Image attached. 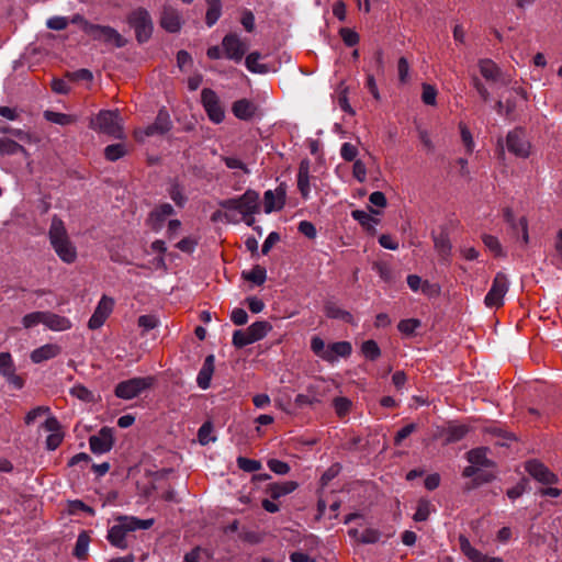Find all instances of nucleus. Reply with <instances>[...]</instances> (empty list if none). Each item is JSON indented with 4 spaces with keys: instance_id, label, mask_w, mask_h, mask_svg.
I'll list each match as a JSON object with an SVG mask.
<instances>
[{
    "instance_id": "f257e3e1",
    "label": "nucleus",
    "mask_w": 562,
    "mask_h": 562,
    "mask_svg": "<svg viewBox=\"0 0 562 562\" xmlns=\"http://www.w3.org/2000/svg\"><path fill=\"white\" fill-rule=\"evenodd\" d=\"M140 529V519L133 516H117L108 530L106 539L119 549H125L131 539H135V532Z\"/></svg>"
},
{
    "instance_id": "f03ea898",
    "label": "nucleus",
    "mask_w": 562,
    "mask_h": 562,
    "mask_svg": "<svg viewBox=\"0 0 562 562\" xmlns=\"http://www.w3.org/2000/svg\"><path fill=\"white\" fill-rule=\"evenodd\" d=\"M48 235L50 244L58 257L64 262H74L77 258L76 247L70 241L64 222L59 217L54 216L52 218Z\"/></svg>"
},
{
    "instance_id": "7ed1b4c3",
    "label": "nucleus",
    "mask_w": 562,
    "mask_h": 562,
    "mask_svg": "<svg viewBox=\"0 0 562 562\" xmlns=\"http://www.w3.org/2000/svg\"><path fill=\"white\" fill-rule=\"evenodd\" d=\"M220 206L226 211H237L243 215L245 223L251 226L255 222L254 214L259 212V194L254 190H247L239 198L221 201Z\"/></svg>"
},
{
    "instance_id": "20e7f679",
    "label": "nucleus",
    "mask_w": 562,
    "mask_h": 562,
    "mask_svg": "<svg viewBox=\"0 0 562 562\" xmlns=\"http://www.w3.org/2000/svg\"><path fill=\"white\" fill-rule=\"evenodd\" d=\"M90 128L114 138L123 137L121 117L116 111L102 110L90 120Z\"/></svg>"
},
{
    "instance_id": "39448f33",
    "label": "nucleus",
    "mask_w": 562,
    "mask_h": 562,
    "mask_svg": "<svg viewBox=\"0 0 562 562\" xmlns=\"http://www.w3.org/2000/svg\"><path fill=\"white\" fill-rule=\"evenodd\" d=\"M271 330L272 326L269 322L257 321L244 330H235L232 342L236 348H243L263 339Z\"/></svg>"
},
{
    "instance_id": "423d86ee",
    "label": "nucleus",
    "mask_w": 562,
    "mask_h": 562,
    "mask_svg": "<svg viewBox=\"0 0 562 562\" xmlns=\"http://www.w3.org/2000/svg\"><path fill=\"white\" fill-rule=\"evenodd\" d=\"M201 103L212 123L220 124L224 121L225 110L221 103L220 97L214 90L204 88L201 91Z\"/></svg>"
},
{
    "instance_id": "0eeeda50",
    "label": "nucleus",
    "mask_w": 562,
    "mask_h": 562,
    "mask_svg": "<svg viewBox=\"0 0 562 562\" xmlns=\"http://www.w3.org/2000/svg\"><path fill=\"white\" fill-rule=\"evenodd\" d=\"M509 282L507 277L498 272L496 273L492 286L485 295L484 303L490 308H498L504 304V297L508 291Z\"/></svg>"
},
{
    "instance_id": "6e6552de",
    "label": "nucleus",
    "mask_w": 562,
    "mask_h": 562,
    "mask_svg": "<svg viewBox=\"0 0 562 562\" xmlns=\"http://www.w3.org/2000/svg\"><path fill=\"white\" fill-rule=\"evenodd\" d=\"M83 31L93 40L111 43L117 47H122L124 45V40L121 34L110 26L85 22Z\"/></svg>"
},
{
    "instance_id": "1a4fd4ad",
    "label": "nucleus",
    "mask_w": 562,
    "mask_h": 562,
    "mask_svg": "<svg viewBox=\"0 0 562 562\" xmlns=\"http://www.w3.org/2000/svg\"><path fill=\"white\" fill-rule=\"evenodd\" d=\"M507 149L517 157L526 158L530 154V144L522 130H514L506 137Z\"/></svg>"
},
{
    "instance_id": "9d476101",
    "label": "nucleus",
    "mask_w": 562,
    "mask_h": 562,
    "mask_svg": "<svg viewBox=\"0 0 562 562\" xmlns=\"http://www.w3.org/2000/svg\"><path fill=\"white\" fill-rule=\"evenodd\" d=\"M113 307L114 300L112 297L103 295L88 322V327L92 330L102 327L108 317L111 315Z\"/></svg>"
},
{
    "instance_id": "9b49d317",
    "label": "nucleus",
    "mask_w": 562,
    "mask_h": 562,
    "mask_svg": "<svg viewBox=\"0 0 562 562\" xmlns=\"http://www.w3.org/2000/svg\"><path fill=\"white\" fill-rule=\"evenodd\" d=\"M225 57L236 63L240 61L247 50V45L236 34H227L222 41Z\"/></svg>"
},
{
    "instance_id": "f8f14e48",
    "label": "nucleus",
    "mask_w": 562,
    "mask_h": 562,
    "mask_svg": "<svg viewBox=\"0 0 562 562\" xmlns=\"http://www.w3.org/2000/svg\"><path fill=\"white\" fill-rule=\"evenodd\" d=\"M0 374L14 389L20 390L23 387L24 381L15 373V366L9 352H0Z\"/></svg>"
},
{
    "instance_id": "ddd939ff",
    "label": "nucleus",
    "mask_w": 562,
    "mask_h": 562,
    "mask_svg": "<svg viewBox=\"0 0 562 562\" xmlns=\"http://www.w3.org/2000/svg\"><path fill=\"white\" fill-rule=\"evenodd\" d=\"M525 469L530 476L542 484L551 485L558 482L557 475L538 460L526 462Z\"/></svg>"
},
{
    "instance_id": "4468645a",
    "label": "nucleus",
    "mask_w": 562,
    "mask_h": 562,
    "mask_svg": "<svg viewBox=\"0 0 562 562\" xmlns=\"http://www.w3.org/2000/svg\"><path fill=\"white\" fill-rule=\"evenodd\" d=\"M89 445L93 453H105L110 451L113 446L112 429L103 427L98 435L90 437Z\"/></svg>"
},
{
    "instance_id": "2eb2a0df",
    "label": "nucleus",
    "mask_w": 562,
    "mask_h": 562,
    "mask_svg": "<svg viewBox=\"0 0 562 562\" xmlns=\"http://www.w3.org/2000/svg\"><path fill=\"white\" fill-rule=\"evenodd\" d=\"M460 549L462 553L471 561V562H504L502 558L498 557H488L470 543L468 538L461 536L459 538Z\"/></svg>"
},
{
    "instance_id": "dca6fc26",
    "label": "nucleus",
    "mask_w": 562,
    "mask_h": 562,
    "mask_svg": "<svg viewBox=\"0 0 562 562\" xmlns=\"http://www.w3.org/2000/svg\"><path fill=\"white\" fill-rule=\"evenodd\" d=\"M160 25L169 33H177L182 26L180 13L170 7H166L160 16Z\"/></svg>"
},
{
    "instance_id": "f3484780",
    "label": "nucleus",
    "mask_w": 562,
    "mask_h": 562,
    "mask_svg": "<svg viewBox=\"0 0 562 562\" xmlns=\"http://www.w3.org/2000/svg\"><path fill=\"white\" fill-rule=\"evenodd\" d=\"M258 106L248 99H239L232 104L233 114L241 121H250L257 114Z\"/></svg>"
},
{
    "instance_id": "a211bd4d",
    "label": "nucleus",
    "mask_w": 562,
    "mask_h": 562,
    "mask_svg": "<svg viewBox=\"0 0 562 562\" xmlns=\"http://www.w3.org/2000/svg\"><path fill=\"white\" fill-rule=\"evenodd\" d=\"M172 213L173 207L170 204H161L149 214L147 218V225L153 231H159L164 226L167 218L172 215Z\"/></svg>"
},
{
    "instance_id": "6ab92c4d",
    "label": "nucleus",
    "mask_w": 562,
    "mask_h": 562,
    "mask_svg": "<svg viewBox=\"0 0 562 562\" xmlns=\"http://www.w3.org/2000/svg\"><path fill=\"white\" fill-rule=\"evenodd\" d=\"M285 204V191L278 188L274 191L268 190L263 195V206L266 213L280 211Z\"/></svg>"
},
{
    "instance_id": "aec40b11",
    "label": "nucleus",
    "mask_w": 562,
    "mask_h": 562,
    "mask_svg": "<svg viewBox=\"0 0 562 562\" xmlns=\"http://www.w3.org/2000/svg\"><path fill=\"white\" fill-rule=\"evenodd\" d=\"M61 351V348L56 344H46L40 348H36L31 353V360L34 363H41L43 361L57 357Z\"/></svg>"
},
{
    "instance_id": "412c9836",
    "label": "nucleus",
    "mask_w": 562,
    "mask_h": 562,
    "mask_svg": "<svg viewBox=\"0 0 562 562\" xmlns=\"http://www.w3.org/2000/svg\"><path fill=\"white\" fill-rule=\"evenodd\" d=\"M297 189L304 200L310 198L311 184H310V162L301 161L297 171Z\"/></svg>"
},
{
    "instance_id": "4be33fe9",
    "label": "nucleus",
    "mask_w": 562,
    "mask_h": 562,
    "mask_svg": "<svg viewBox=\"0 0 562 562\" xmlns=\"http://www.w3.org/2000/svg\"><path fill=\"white\" fill-rule=\"evenodd\" d=\"M44 325L50 330L64 331L71 328L70 319L65 316L52 312H44Z\"/></svg>"
},
{
    "instance_id": "5701e85b",
    "label": "nucleus",
    "mask_w": 562,
    "mask_h": 562,
    "mask_svg": "<svg viewBox=\"0 0 562 562\" xmlns=\"http://www.w3.org/2000/svg\"><path fill=\"white\" fill-rule=\"evenodd\" d=\"M167 474L168 473L166 471H161L147 476L153 483V490L161 488L164 491L161 497L166 501H173V492L170 491V485L167 481Z\"/></svg>"
},
{
    "instance_id": "b1692460",
    "label": "nucleus",
    "mask_w": 562,
    "mask_h": 562,
    "mask_svg": "<svg viewBox=\"0 0 562 562\" xmlns=\"http://www.w3.org/2000/svg\"><path fill=\"white\" fill-rule=\"evenodd\" d=\"M140 392V380L132 379L121 382L115 389V394L124 400H130Z\"/></svg>"
},
{
    "instance_id": "393cba45",
    "label": "nucleus",
    "mask_w": 562,
    "mask_h": 562,
    "mask_svg": "<svg viewBox=\"0 0 562 562\" xmlns=\"http://www.w3.org/2000/svg\"><path fill=\"white\" fill-rule=\"evenodd\" d=\"M297 483L294 481H285L281 483H271L267 486V493L273 499L289 495L297 488Z\"/></svg>"
},
{
    "instance_id": "a878e982",
    "label": "nucleus",
    "mask_w": 562,
    "mask_h": 562,
    "mask_svg": "<svg viewBox=\"0 0 562 562\" xmlns=\"http://www.w3.org/2000/svg\"><path fill=\"white\" fill-rule=\"evenodd\" d=\"M467 460L479 468H492L493 461L487 458V448H475L467 453Z\"/></svg>"
},
{
    "instance_id": "bb28decb",
    "label": "nucleus",
    "mask_w": 562,
    "mask_h": 562,
    "mask_svg": "<svg viewBox=\"0 0 562 562\" xmlns=\"http://www.w3.org/2000/svg\"><path fill=\"white\" fill-rule=\"evenodd\" d=\"M214 371V356L210 355L205 358L202 369L200 370L196 382L198 385L206 390L210 386L211 378Z\"/></svg>"
},
{
    "instance_id": "cd10ccee",
    "label": "nucleus",
    "mask_w": 562,
    "mask_h": 562,
    "mask_svg": "<svg viewBox=\"0 0 562 562\" xmlns=\"http://www.w3.org/2000/svg\"><path fill=\"white\" fill-rule=\"evenodd\" d=\"M328 352L331 359H326L327 362H335L338 358H348L352 352V346L349 341H338L328 345Z\"/></svg>"
},
{
    "instance_id": "c85d7f7f",
    "label": "nucleus",
    "mask_w": 562,
    "mask_h": 562,
    "mask_svg": "<svg viewBox=\"0 0 562 562\" xmlns=\"http://www.w3.org/2000/svg\"><path fill=\"white\" fill-rule=\"evenodd\" d=\"M469 427L465 424L459 423H450L445 429V442L451 443L457 442L464 438V436L469 432Z\"/></svg>"
},
{
    "instance_id": "c756f323",
    "label": "nucleus",
    "mask_w": 562,
    "mask_h": 562,
    "mask_svg": "<svg viewBox=\"0 0 562 562\" xmlns=\"http://www.w3.org/2000/svg\"><path fill=\"white\" fill-rule=\"evenodd\" d=\"M171 127V121L169 114L161 110L159 111L156 122L153 126L147 127L145 131L146 135H153L155 133L164 134L168 132Z\"/></svg>"
},
{
    "instance_id": "7c9ffc66",
    "label": "nucleus",
    "mask_w": 562,
    "mask_h": 562,
    "mask_svg": "<svg viewBox=\"0 0 562 562\" xmlns=\"http://www.w3.org/2000/svg\"><path fill=\"white\" fill-rule=\"evenodd\" d=\"M207 4V10L205 14V22L209 26L214 25L221 14H222V3L221 0H205Z\"/></svg>"
},
{
    "instance_id": "2f4dec72",
    "label": "nucleus",
    "mask_w": 562,
    "mask_h": 562,
    "mask_svg": "<svg viewBox=\"0 0 562 562\" xmlns=\"http://www.w3.org/2000/svg\"><path fill=\"white\" fill-rule=\"evenodd\" d=\"M128 153V146L125 143L109 145L104 148V157L109 161H116Z\"/></svg>"
},
{
    "instance_id": "473e14b6",
    "label": "nucleus",
    "mask_w": 562,
    "mask_h": 562,
    "mask_svg": "<svg viewBox=\"0 0 562 562\" xmlns=\"http://www.w3.org/2000/svg\"><path fill=\"white\" fill-rule=\"evenodd\" d=\"M27 155L26 149L10 138H0V155H15V154Z\"/></svg>"
},
{
    "instance_id": "72a5a7b5",
    "label": "nucleus",
    "mask_w": 562,
    "mask_h": 562,
    "mask_svg": "<svg viewBox=\"0 0 562 562\" xmlns=\"http://www.w3.org/2000/svg\"><path fill=\"white\" fill-rule=\"evenodd\" d=\"M351 215L367 231H369V232L375 231V225L378 224V220L374 218L370 213L362 211V210H356V211H352Z\"/></svg>"
},
{
    "instance_id": "f704fd0d",
    "label": "nucleus",
    "mask_w": 562,
    "mask_h": 562,
    "mask_svg": "<svg viewBox=\"0 0 562 562\" xmlns=\"http://www.w3.org/2000/svg\"><path fill=\"white\" fill-rule=\"evenodd\" d=\"M479 68L481 75L487 80H496L499 75V69L492 59L480 60Z\"/></svg>"
},
{
    "instance_id": "c9c22d12",
    "label": "nucleus",
    "mask_w": 562,
    "mask_h": 562,
    "mask_svg": "<svg viewBox=\"0 0 562 562\" xmlns=\"http://www.w3.org/2000/svg\"><path fill=\"white\" fill-rule=\"evenodd\" d=\"M89 543H90V537H89L88 532L82 531L81 533H79L76 544H75L74 555L79 560L86 559L87 553H88Z\"/></svg>"
},
{
    "instance_id": "e433bc0d",
    "label": "nucleus",
    "mask_w": 562,
    "mask_h": 562,
    "mask_svg": "<svg viewBox=\"0 0 562 562\" xmlns=\"http://www.w3.org/2000/svg\"><path fill=\"white\" fill-rule=\"evenodd\" d=\"M243 277H244V279H246L257 285H261L266 281L267 271L263 267L257 265L250 271H244Z\"/></svg>"
},
{
    "instance_id": "4c0bfd02",
    "label": "nucleus",
    "mask_w": 562,
    "mask_h": 562,
    "mask_svg": "<svg viewBox=\"0 0 562 562\" xmlns=\"http://www.w3.org/2000/svg\"><path fill=\"white\" fill-rule=\"evenodd\" d=\"M505 218L508 223H510V225L516 228V229H519L521 232V235H522V243L524 244H527L528 240H529V235H528V221L526 217H520L518 220L517 223L514 222V218H513V214L509 210H507L505 212Z\"/></svg>"
},
{
    "instance_id": "58836bf2",
    "label": "nucleus",
    "mask_w": 562,
    "mask_h": 562,
    "mask_svg": "<svg viewBox=\"0 0 562 562\" xmlns=\"http://www.w3.org/2000/svg\"><path fill=\"white\" fill-rule=\"evenodd\" d=\"M44 117L52 123L58 124V125H69L72 124L76 119L72 115L54 112V111H45Z\"/></svg>"
},
{
    "instance_id": "ea45409f",
    "label": "nucleus",
    "mask_w": 562,
    "mask_h": 562,
    "mask_svg": "<svg viewBox=\"0 0 562 562\" xmlns=\"http://www.w3.org/2000/svg\"><path fill=\"white\" fill-rule=\"evenodd\" d=\"M361 353L369 360H376L381 356V350L376 341L369 339L362 342Z\"/></svg>"
},
{
    "instance_id": "a19ab883",
    "label": "nucleus",
    "mask_w": 562,
    "mask_h": 562,
    "mask_svg": "<svg viewBox=\"0 0 562 562\" xmlns=\"http://www.w3.org/2000/svg\"><path fill=\"white\" fill-rule=\"evenodd\" d=\"M311 349L312 351L317 356L319 357L321 359H323L324 361L326 359H331L329 352H328V346H325V342L322 338H319L318 336H314L312 339H311Z\"/></svg>"
},
{
    "instance_id": "79ce46f5",
    "label": "nucleus",
    "mask_w": 562,
    "mask_h": 562,
    "mask_svg": "<svg viewBox=\"0 0 562 562\" xmlns=\"http://www.w3.org/2000/svg\"><path fill=\"white\" fill-rule=\"evenodd\" d=\"M260 54L257 52L250 53L246 59L245 65L246 68L254 74H263L266 72V67L259 63Z\"/></svg>"
},
{
    "instance_id": "37998d69",
    "label": "nucleus",
    "mask_w": 562,
    "mask_h": 562,
    "mask_svg": "<svg viewBox=\"0 0 562 562\" xmlns=\"http://www.w3.org/2000/svg\"><path fill=\"white\" fill-rule=\"evenodd\" d=\"M431 513V504L427 499H419L413 519L417 522L426 521Z\"/></svg>"
},
{
    "instance_id": "c03bdc74",
    "label": "nucleus",
    "mask_w": 562,
    "mask_h": 562,
    "mask_svg": "<svg viewBox=\"0 0 562 562\" xmlns=\"http://www.w3.org/2000/svg\"><path fill=\"white\" fill-rule=\"evenodd\" d=\"M423 92H422V100L425 104L435 106L437 104V89L429 83H423L422 86Z\"/></svg>"
},
{
    "instance_id": "a18cd8bd",
    "label": "nucleus",
    "mask_w": 562,
    "mask_h": 562,
    "mask_svg": "<svg viewBox=\"0 0 562 562\" xmlns=\"http://www.w3.org/2000/svg\"><path fill=\"white\" fill-rule=\"evenodd\" d=\"M459 130L461 134V140L467 149V153L472 154L474 150V139L465 123H459Z\"/></svg>"
},
{
    "instance_id": "49530a36",
    "label": "nucleus",
    "mask_w": 562,
    "mask_h": 562,
    "mask_svg": "<svg viewBox=\"0 0 562 562\" xmlns=\"http://www.w3.org/2000/svg\"><path fill=\"white\" fill-rule=\"evenodd\" d=\"M333 406L338 417L342 418L348 415L351 408V401L347 397H336L333 401Z\"/></svg>"
},
{
    "instance_id": "de8ad7c7",
    "label": "nucleus",
    "mask_w": 562,
    "mask_h": 562,
    "mask_svg": "<svg viewBox=\"0 0 562 562\" xmlns=\"http://www.w3.org/2000/svg\"><path fill=\"white\" fill-rule=\"evenodd\" d=\"M213 432V426L211 423H204L199 431H198V438L199 442L203 446L209 445L212 441H215V437L212 436Z\"/></svg>"
},
{
    "instance_id": "09e8293b",
    "label": "nucleus",
    "mask_w": 562,
    "mask_h": 562,
    "mask_svg": "<svg viewBox=\"0 0 562 562\" xmlns=\"http://www.w3.org/2000/svg\"><path fill=\"white\" fill-rule=\"evenodd\" d=\"M237 465L240 470L245 472H256L261 469V463L258 460L248 459L245 457L237 458Z\"/></svg>"
},
{
    "instance_id": "8fccbe9b",
    "label": "nucleus",
    "mask_w": 562,
    "mask_h": 562,
    "mask_svg": "<svg viewBox=\"0 0 562 562\" xmlns=\"http://www.w3.org/2000/svg\"><path fill=\"white\" fill-rule=\"evenodd\" d=\"M420 326V321L416 318L402 319L397 328L402 334L412 335Z\"/></svg>"
},
{
    "instance_id": "3c124183",
    "label": "nucleus",
    "mask_w": 562,
    "mask_h": 562,
    "mask_svg": "<svg viewBox=\"0 0 562 562\" xmlns=\"http://www.w3.org/2000/svg\"><path fill=\"white\" fill-rule=\"evenodd\" d=\"M483 243L494 256L498 257L503 255L502 245L495 236L484 235Z\"/></svg>"
},
{
    "instance_id": "603ef678",
    "label": "nucleus",
    "mask_w": 562,
    "mask_h": 562,
    "mask_svg": "<svg viewBox=\"0 0 562 562\" xmlns=\"http://www.w3.org/2000/svg\"><path fill=\"white\" fill-rule=\"evenodd\" d=\"M70 394L83 402H92L93 401V394L91 391H89L86 386L82 384L74 385L70 389Z\"/></svg>"
},
{
    "instance_id": "864d4df0",
    "label": "nucleus",
    "mask_w": 562,
    "mask_h": 562,
    "mask_svg": "<svg viewBox=\"0 0 562 562\" xmlns=\"http://www.w3.org/2000/svg\"><path fill=\"white\" fill-rule=\"evenodd\" d=\"M44 312H33L22 318V324L25 328H31L38 324L44 325Z\"/></svg>"
},
{
    "instance_id": "5fc2aeb1",
    "label": "nucleus",
    "mask_w": 562,
    "mask_h": 562,
    "mask_svg": "<svg viewBox=\"0 0 562 562\" xmlns=\"http://www.w3.org/2000/svg\"><path fill=\"white\" fill-rule=\"evenodd\" d=\"M66 78L68 81L76 82V81H91L93 78V75L88 69H78L76 71L67 72Z\"/></svg>"
},
{
    "instance_id": "6e6d98bb",
    "label": "nucleus",
    "mask_w": 562,
    "mask_h": 562,
    "mask_svg": "<svg viewBox=\"0 0 562 562\" xmlns=\"http://www.w3.org/2000/svg\"><path fill=\"white\" fill-rule=\"evenodd\" d=\"M267 465L272 472L279 475H284L290 472V465L286 462L278 459H270L267 462Z\"/></svg>"
},
{
    "instance_id": "4d7b16f0",
    "label": "nucleus",
    "mask_w": 562,
    "mask_h": 562,
    "mask_svg": "<svg viewBox=\"0 0 562 562\" xmlns=\"http://www.w3.org/2000/svg\"><path fill=\"white\" fill-rule=\"evenodd\" d=\"M352 176L360 183L367 180V167L362 160L358 159L353 161Z\"/></svg>"
},
{
    "instance_id": "13d9d810",
    "label": "nucleus",
    "mask_w": 562,
    "mask_h": 562,
    "mask_svg": "<svg viewBox=\"0 0 562 562\" xmlns=\"http://www.w3.org/2000/svg\"><path fill=\"white\" fill-rule=\"evenodd\" d=\"M398 80L406 83L409 80V63L405 57H401L397 61Z\"/></svg>"
},
{
    "instance_id": "bf43d9fd",
    "label": "nucleus",
    "mask_w": 562,
    "mask_h": 562,
    "mask_svg": "<svg viewBox=\"0 0 562 562\" xmlns=\"http://www.w3.org/2000/svg\"><path fill=\"white\" fill-rule=\"evenodd\" d=\"M340 155L346 161H355L358 148L351 143H344L340 148Z\"/></svg>"
},
{
    "instance_id": "052dcab7",
    "label": "nucleus",
    "mask_w": 562,
    "mask_h": 562,
    "mask_svg": "<svg viewBox=\"0 0 562 562\" xmlns=\"http://www.w3.org/2000/svg\"><path fill=\"white\" fill-rule=\"evenodd\" d=\"M326 315L330 318H340L346 322H350L352 319V315L349 312L331 305L326 306Z\"/></svg>"
},
{
    "instance_id": "680f3d73",
    "label": "nucleus",
    "mask_w": 562,
    "mask_h": 562,
    "mask_svg": "<svg viewBox=\"0 0 562 562\" xmlns=\"http://www.w3.org/2000/svg\"><path fill=\"white\" fill-rule=\"evenodd\" d=\"M169 196L172 199V201L179 205L182 206L186 202V196L182 193V189L178 183H172L168 190Z\"/></svg>"
},
{
    "instance_id": "e2e57ef3",
    "label": "nucleus",
    "mask_w": 562,
    "mask_h": 562,
    "mask_svg": "<svg viewBox=\"0 0 562 562\" xmlns=\"http://www.w3.org/2000/svg\"><path fill=\"white\" fill-rule=\"evenodd\" d=\"M340 36L347 46H355L359 43V35L357 32L344 27L340 30Z\"/></svg>"
},
{
    "instance_id": "0e129e2a",
    "label": "nucleus",
    "mask_w": 562,
    "mask_h": 562,
    "mask_svg": "<svg viewBox=\"0 0 562 562\" xmlns=\"http://www.w3.org/2000/svg\"><path fill=\"white\" fill-rule=\"evenodd\" d=\"M69 82L66 77L65 79L54 78L52 80V89L56 93L67 94L70 91Z\"/></svg>"
},
{
    "instance_id": "69168bd1",
    "label": "nucleus",
    "mask_w": 562,
    "mask_h": 562,
    "mask_svg": "<svg viewBox=\"0 0 562 562\" xmlns=\"http://www.w3.org/2000/svg\"><path fill=\"white\" fill-rule=\"evenodd\" d=\"M231 321L237 326L245 325L248 322V314L244 308L236 307L231 313Z\"/></svg>"
},
{
    "instance_id": "338daca9",
    "label": "nucleus",
    "mask_w": 562,
    "mask_h": 562,
    "mask_svg": "<svg viewBox=\"0 0 562 562\" xmlns=\"http://www.w3.org/2000/svg\"><path fill=\"white\" fill-rule=\"evenodd\" d=\"M47 27L55 31L65 30L68 25V20L64 16H53L47 20Z\"/></svg>"
},
{
    "instance_id": "774afa93",
    "label": "nucleus",
    "mask_w": 562,
    "mask_h": 562,
    "mask_svg": "<svg viewBox=\"0 0 562 562\" xmlns=\"http://www.w3.org/2000/svg\"><path fill=\"white\" fill-rule=\"evenodd\" d=\"M299 232L307 238L314 239L316 237V228L312 222L302 221L297 227Z\"/></svg>"
}]
</instances>
